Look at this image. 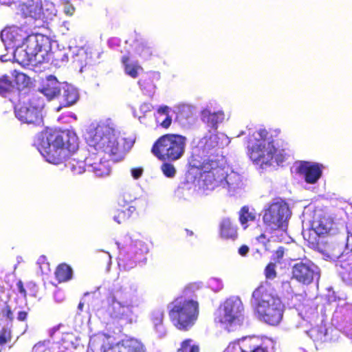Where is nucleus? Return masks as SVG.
Returning a JSON list of instances; mask_svg holds the SVG:
<instances>
[{"instance_id": "36", "label": "nucleus", "mask_w": 352, "mask_h": 352, "mask_svg": "<svg viewBox=\"0 0 352 352\" xmlns=\"http://www.w3.org/2000/svg\"><path fill=\"white\" fill-rule=\"evenodd\" d=\"M14 90V83L8 75L0 76V96L6 97Z\"/></svg>"}, {"instance_id": "42", "label": "nucleus", "mask_w": 352, "mask_h": 352, "mask_svg": "<svg viewBox=\"0 0 352 352\" xmlns=\"http://www.w3.org/2000/svg\"><path fill=\"white\" fill-rule=\"evenodd\" d=\"M161 170L163 174L169 178L173 177L176 174V169L174 165L168 162L163 163L161 166Z\"/></svg>"}, {"instance_id": "64", "label": "nucleus", "mask_w": 352, "mask_h": 352, "mask_svg": "<svg viewBox=\"0 0 352 352\" xmlns=\"http://www.w3.org/2000/svg\"><path fill=\"white\" fill-rule=\"evenodd\" d=\"M45 264L47 265V267H49V263H46Z\"/></svg>"}, {"instance_id": "23", "label": "nucleus", "mask_w": 352, "mask_h": 352, "mask_svg": "<svg viewBox=\"0 0 352 352\" xmlns=\"http://www.w3.org/2000/svg\"><path fill=\"white\" fill-rule=\"evenodd\" d=\"M110 352H144L141 342L135 339H126L110 348Z\"/></svg>"}, {"instance_id": "20", "label": "nucleus", "mask_w": 352, "mask_h": 352, "mask_svg": "<svg viewBox=\"0 0 352 352\" xmlns=\"http://www.w3.org/2000/svg\"><path fill=\"white\" fill-rule=\"evenodd\" d=\"M111 339L104 333H98L90 338L89 346L93 352H110Z\"/></svg>"}, {"instance_id": "9", "label": "nucleus", "mask_w": 352, "mask_h": 352, "mask_svg": "<svg viewBox=\"0 0 352 352\" xmlns=\"http://www.w3.org/2000/svg\"><path fill=\"white\" fill-rule=\"evenodd\" d=\"M243 305L237 296L226 299L219 307L215 317L216 322L228 331L240 326L243 321Z\"/></svg>"}, {"instance_id": "7", "label": "nucleus", "mask_w": 352, "mask_h": 352, "mask_svg": "<svg viewBox=\"0 0 352 352\" xmlns=\"http://www.w3.org/2000/svg\"><path fill=\"white\" fill-rule=\"evenodd\" d=\"M187 139L176 133H166L156 140L151 147V153L163 162H175L184 154Z\"/></svg>"}, {"instance_id": "3", "label": "nucleus", "mask_w": 352, "mask_h": 352, "mask_svg": "<svg viewBox=\"0 0 352 352\" xmlns=\"http://www.w3.org/2000/svg\"><path fill=\"white\" fill-rule=\"evenodd\" d=\"M187 169L199 171V180L204 190H213L222 184L228 176L225 160L221 156H210L204 161L199 154L192 153L188 162Z\"/></svg>"}, {"instance_id": "39", "label": "nucleus", "mask_w": 352, "mask_h": 352, "mask_svg": "<svg viewBox=\"0 0 352 352\" xmlns=\"http://www.w3.org/2000/svg\"><path fill=\"white\" fill-rule=\"evenodd\" d=\"M177 352H199V348L192 340L188 339L182 342Z\"/></svg>"}, {"instance_id": "43", "label": "nucleus", "mask_w": 352, "mask_h": 352, "mask_svg": "<svg viewBox=\"0 0 352 352\" xmlns=\"http://www.w3.org/2000/svg\"><path fill=\"white\" fill-rule=\"evenodd\" d=\"M285 254V248L283 246L278 247L272 256V263L275 264L280 263Z\"/></svg>"}, {"instance_id": "8", "label": "nucleus", "mask_w": 352, "mask_h": 352, "mask_svg": "<svg viewBox=\"0 0 352 352\" xmlns=\"http://www.w3.org/2000/svg\"><path fill=\"white\" fill-rule=\"evenodd\" d=\"M23 47L30 53L34 55L38 61L41 63H48L52 60L54 65L65 63L68 61V56L60 52H51V41L49 37L41 34H30Z\"/></svg>"}, {"instance_id": "47", "label": "nucleus", "mask_w": 352, "mask_h": 352, "mask_svg": "<svg viewBox=\"0 0 352 352\" xmlns=\"http://www.w3.org/2000/svg\"><path fill=\"white\" fill-rule=\"evenodd\" d=\"M75 12V8L69 3L68 1H66L64 7V12L67 16H72Z\"/></svg>"}, {"instance_id": "14", "label": "nucleus", "mask_w": 352, "mask_h": 352, "mask_svg": "<svg viewBox=\"0 0 352 352\" xmlns=\"http://www.w3.org/2000/svg\"><path fill=\"white\" fill-rule=\"evenodd\" d=\"M311 226L322 236H331L340 232L339 223L329 213L322 210L314 212Z\"/></svg>"}, {"instance_id": "24", "label": "nucleus", "mask_w": 352, "mask_h": 352, "mask_svg": "<svg viewBox=\"0 0 352 352\" xmlns=\"http://www.w3.org/2000/svg\"><path fill=\"white\" fill-rule=\"evenodd\" d=\"M14 58L23 67L29 65L36 67L42 64L40 61H38L34 55H30V53L26 50L25 47L23 49H16L14 52Z\"/></svg>"}, {"instance_id": "28", "label": "nucleus", "mask_w": 352, "mask_h": 352, "mask_svg": "<svg viewBox=\"0 0 352 352\" xmlns=\"http://www.w3.org/2000/svg\"><path fill=\"white\" fill-rule=\"evenodd\" d=\"M41 92L50 99H52L60 94L59 82L53 76H50L47 81L43 85Z\"/></svg>"}, {"instance_id": "40", "label": "nucleus", "mask_w": 352, "mask_h": 352, "mask_svg": "<svg viewBox=\"0 0 352 352\" xmlns=\"http://www.w3.org/2000/svg\"><path fill=\"white\" fill-rule=\"evenodd\" d=\"M11 339V330L9 326V323H8L6 326L3 327L0 331V345L2 346L6 344V343L10 342Z\"/></svg>"}, {"instance_id": "37", "label": "nucleus", "mask_w": 352, "mask_h": 352, "mask_svg": "<svg viewBox=\"0 0 352 352\" xmlns=\"http://www.w3.org/2000/svg\"><path fill=\"white\" fill-rule=\"evenodd\" d=\"M340 315H343V320L352 322V304H340L336 309L333 316L339 318Z\"/></svg>"}, {"instance_id": "1", "label": "nucleus", "mask_w": 352, "mask_h": 352, "mask_svg": "<svg viewBox=\"0 0 352 352\" xmlns=\"http://www.w3.org/2000/svg\"><path fill=\"white\" fill-rule=\"evenodd\" d=\"M34 144L47 162L60 164L78 149V140L77 136L69 131L46 127L36 135Z\"/></svg>"}, {"instance_id": "25", "label": "nucleus", "mask_w": 352, "mask_h": 352, "mask_svg": "<svg viewBox=\"0 0 352 352\" xmlns=\"http://www.w3.org/2000/svg\"><path fill=\"white\" fill-rule=\"evenodd\" d=\"M201 116L202 121L214 129H217L218 124L224 120V113L222 111L212 113L207 109L201 111Z\"/></svg>"}, {"instance_id": "4", "label": "nucleus", "mask_w": 352, "mask_h": 352, "mask_svg": "<svg viewBox=\"0 0 352 352\" xmlns=\"http://www.w3.org/2000/svg\"><path fill=\"white\" fill-rule=\"evenodd\" d=\"M251 303L261 320L271 325L281 321L284 305L272 287H257L252 293Z\"/></svg>"}, {"instance_id": "33", "label": "nucleus", "mask_w": 352, "mask_h": 352, "mask_svg": "<svg viewBox=\"0 0 352 352\" xmlns=\"http://www.w3.org/2000/svg\"><path fill=\"white\" fill-rule=\"evenodd\" d=\"M66 166L69 168L74 175L82 174L87 167V157L84 160H79L74 157H69Z\"/></svg>"}, {"instance_id": "48", "label": "nucleus", "mask_w": 352, "mask_h": 352, "mask_svg": "<svg viewBox=\"0 0 352 352\" xmlns=\"http://www.w3.org/2000/svg\"><path fill=\"white\" fill-rule=\"evenodd\" d=\"M135 246L138 248L140 253L142 254L147 253L148 252V248L147 245L146 244V243L142 241H137L135 243Z\"/></svg>"}, {"instance_id": "55", "label": "nucleus", "mask_w": 352, "mask_h": 352, "mask_svg": "<svg viewBox=\"0 0 352 352\" xmlns=\"http://www.w3.org/2000/svg\"><path fill=\"white\" fill-rule=\"evenodd\" d=\"M27 317V313L25 311H19L18 314V320L20 321H23L25 320Z\"/></svg>"}, {"instance_id": "53", "label": "nucleus", "mask_w": 352, "mask_h": 352, "mask_svg": "<svg viewBox=\"0 0 352 352\" xmlns=\"http://www.w3.org/2000/svg\"><path fill=\"white\" fill-rule=\"evenodd\" d=\"M2 314L3 316L6 317L10 320H11L13 318V314L10 309V308H8V307L3 309Z\"/></svg>"}, {"instance_id": "61", "label": "nucleus", "mask_w": 352, "mask_h": 352, "mask_svg": "<svg viewBox=\"0 0 352 352\" xmlns=\"http://www.w3.org/2000/svg\"><path fill=\"white\" fill-rule=\"evenodd\" d=\"M265 234H261L257 238L258 239H265Z\"/></svg>"}, {"instance_id": "38", "label": "nucleus", "mask_w": 352, "mask_h": 352, "mask_svg": "<svg viewBox=\"0 0 352 352\" xmlns=\"http://www.w3.org/2000/svg\"><path fill=\"white\" fill-rule=\"evenodd\" d=\"M219 137L217 134H210L204 136L201 142L203 144L204 149L208 151L219 146Z\"/></svg>"}, {"instance_id": "46", "label": "nucleus", "mask_w": 352, "mask_h": 352, "mask_svg": "<svg viewBox=\"0 0 352 352\" xmlns=\"http://www.w3.org/2000/svg\"><path fill=\"white\" fill-rule=\"evenodd\" d=\"M54 297L56 302H61L65 299V294L60 288H57L54 292Z\"/></svg>"}, {"instance_id": "18", "label": "nucleus", "mask_w": 352, "mask_h": 352, "mask_svg": "<svg viewBox=\"0 0 352 352\" xmlns=\"http://www.w3.org/2000/svg\"><path fill=\"white\" fill-rule=\"evenodd\" d=\"M30 34L23 27L12 26L5 29L1 32V38L3 41H9L16 47L23 46L27 38Z\"/></svg>"}, {"instance_id": "44", "label": "nucleus", "mask_w": 352, "mask_h": 352, "mask_svg": "<svg viewBox=\"0 0 352 352\" xmlns=\"http://www.w3.org/2000/svg\"><path fill=\"white\" fill-rule=\"evenodd\" d=\"M326 298L329 302H335L338 299L340 302L342 300L340 297H337L336 292L332 289V287L327 288Z\"/></svg>"}, {"instance_id": "21", "label": "nucleus", "mask_w": 352, "mask_h": 352, "mask_svg": "<svg viewBox=\"0 0 352 352\" xmlns=\"http://www.w3.org/2000/svg\"><path fill=\"white\" fill-rule=\"evenodd\" d=\"M159 78V74L153 72H148L142 75L140 78L138 80V85L145 94L151 96L155 93L156 88L155 82H157Z\"/></svg>"}, {"instance_id": "30", "label": "nucleus", "mask_w": 352, "mask_h": 352, "mask_svg": "<svg viewBox=\"0 0 352 352\" xmlns=\"http://www.w3.org/2000/svg\"><path fill=\"white\" fill-rule=\"evenodd\" d=\"M129 60L130 58L128 56H123L121 58L124 72L130 77L136 78L139 75V72L142 71L143 68L138 61L131 63Z\"/></svg>"}, {"instance_id": "22", "label": "nucleus", "mask_w": 352, "mask_h": 352, "mask_svg": "<svg viewBox=\"0 0 352 352\" xmlns=\"http://www.w3.org/2000/svg\"><path fill=\"white\" fill-rule=\"evenodd\" d=\"M135 210V208L131 203L126 202L124 199L119 198L114 220L118 223H124L131 217Z\"/></svg>"}, {"instance_id": "58", "label": "nucleus", "mask_w": 352, "mask_h": 352, "mask_svg": "<svg viewBox=\"0 0 352 352\" xmlns=\"http://www.w3.org/2000/svg\"><path fill=\"white\" fill-rule=\"evenodd\" d=\"M46 260H47L46 256L43 255V256H40V258H38V264L45 263Z\"/></svg>"}, {"instance_id": "60", "label": "nucleus", "mask_w": 352, "mask_h": 352, "mask_svg": "<svg viewBox=\"0 0 352 352\" xmlns=\"http://www.w3.org/2000/svg\"><path fill=\"white\" fill-rule=\"evenodd\" d=\"M186 233H187V235H188V236H192V235H193V232H192V231H190V230H186Z\"/></svg>"}, {"instance_id": "19", "label": "nucleus", "mask_w": 352, "mask_h": 352, "mask_svg": "<svg viewBox=\"0 0 352 352\" xmlns=\"http://www.w3.org/2000/svg\"><path fill=\"white\" fill-rule=\"evenodd\" d=\"M322 168V166L319 164L301 162L297 168V172L304 175L305 180L307 184H313L321 177Z\"/></svg>"}, {"instance_id": "54", "label": "nucleus", "mask_w": 352, "mask_h": 352, "mask_svg": "<svg viewBox=\"0 0 352 352\" xmlns=\"http://www.w3.org/2000/svg\"><path fill=\"white\" fill-rule=\"evenodd\" d=\"M250 248L246 245H243L239 248V254L243 256H245L249 252Z\"/></svg>"}, {"instance_id": "56", "label": "nucleus", "mask_w": 352, "mask_h": 352, "mask_svg": "<svg viewBox=\"0 0 352 352\" xmlns=\"http://www.w3.org/2000/svg\"><path fill=\"white\" fill-rule=\"evenodd\" d=\"M157 112L161 114L168 115V107L162 106L157 109Z\"/></svg>"}, {"instance_id": "52", "label": "nucleus", "mask_w": 352, "mask_h": 352, "mask_svg": "<svg viewBox=\"0 0 352 352\" xmlns=\"http://www.w3.org/2000/svg\"><path fill=\"white\" fill-rule=\"evenodd\" d=\"M143 173V170L141 168H135L131 170L132 176L135 179H138Z\"/></svg>"}, {"instance_id": "11", "label": "nucleus", "mask_w": 352, "mask_h": 352, "mask_svg": "<svg viewBox=\"0 0 352 352\" xmlns=\"http://www.w3.org/2000/svg\"><path fill=\"white\" fill-rule=\"evenodd\" d=\"M19 9L25 17H31L41 23L36 26L45 27L56 16V9L53 3L42 0H20Z\"/></svg>"}, {"instance_id": "49", "label": "nucleus", "mask_w": 352, "mask_h": 352, "mask_svg": "<svg viewBox=\"0 0 352 352\" xmlns=\"http://www.w3.org/2000/svg\"><path fill=\"white\" fill-rule=\"evenodd\" d=\"M138 51H139L140 55H142L144 52L148 53V55L149 56H151L152 55L151 47L147 46V45H146V44L141 43L138 46Z\"/></svg>"}, {"instance_id": "34", "label": "nucleus", "mask_w": 352, "mask_h": 352, "mask_svg": "<svg viewBox=\"0 0 352 352\" xmlns=\"http://www.w3.org/2000/svg\"><path fill=\"white\" fill-rule=\"evenodd\" d=\"M11 75L14 78V89H23L28 87L30 83V77L16 69L12 71Z\"/></svg>"}, {"instance_id": "41", "label": "nucleus", "mask_w": 352, "mask_h": 352, "mask_svg": "<svg viewBox=\"0 0 352 352\" xmlns=\"http://www.w3.org/2000/svg\"><path fill=\"white\" fill-rule=\"evenodd\" d=\"M276 264L275 263L270 262L264 270V274L266 279L273 280L276 276Z\"/></svg>"}, {"instance_id": "15", "label": "nucleus", "mask_w": 352, "mask_h": 352, "mask_svg": "<svg viewBox=\"0 0 352 352\" xmlns=\"http://www.w3.org/2000/svg\"><path fill=\"white\" fill-rule=\"evenodd\" d=\"M111 318L125 324L136 322L138 318V308L126 302L113 300L110 311Z\"/></svg>"}, {"instance_id": "12", "label": "nucleus", "mask_w": 352, "mask_h": 352, "mask_svg": "<svg viewBox=\"0 0 352 352\" xmlns=\"http://www.w3.org/2000/svg\"><path fill=\"white\" fill-rule=\"evenodd\" d=\"M43 100L34 97L15 108L16 117L23 123L40 126L43 123Z\"/></svg>"}, {"instance_id": "10", "label": "nucleus", "mask_w": 352, "mask_h": 352, "mask_svg": "<svg viewBox=\"0 0 352 352\" xmlns=\"http://www.w3.org/2000/svg\"><path fill=\"white\" fill-rule=\"evenodd\" d=\"M289 217L288 204L285 200L278 199L263 210V221L271 232L276 230L285 231L287 228Z\"/></svg>"}, {"instance_id": "45", "label": "nucleus", "mask_w": 352, "mask_h": 352, "mask_svg": "<svg viewBox=\"0 0 352 352\" xmlns=\"http://www.w3.org/2000/svg\"><path fill=\"white\" fill-rule=\"evenodd\" d=\"M7 284H8L10 286H12L14 284L18 287L23 286L22 281L21 280H17L16 275L13 273L8 274L7 276Z\"/></svg>"}, {"instance_id": "59", "label": "nucleus", "mask_w": 352, "mask_h": 352, "mask_svg": "<svg viewBox=\"0 0 352 352\" xmlns=\"http://www.w3.org/2000/svg\"><path fill=\"white\" fill-rule=\"evenodd\" d=\"M19 291L21 294H25L24 287H19Z\"/></svg>"}, {"instance_id": "29", "label": "nucleus", "mask_w": 352, "mask_h": 352, "mask_svg": "<svg viewBox=\"0 0 352 352\" xmlns=\"http://www.w3.org/2000/svg\"><path fill=\"white\" fill-rule=\"evenodd\" d=\"M54 275L59 283H65L72 280L73 277V270L69 265L63 263L56 267Z\"/></svg>"}, {"instance_id": "31", "label": "nucleus", "mask_w": 352, "mask_h": 352, "mask_svg": "<svg viewBox=\"0 0 352 352\" xmlns=\"http://www.w3.org/2000/svg\"><path fill=\"white\" fill-rule=\"evenodd\" d=\"M62 97L63 105L65 107H69L75 104L78 100L79 94L75 87L71 85H66L63 88Z\"/></svg>"}, {"instance_id": "27", "label": "nucleus", "mask_w": 352, "mask_h": 352, "mask_svg": "<svg viewBox=\"0 0 352 352\" xmlns=\"http://www.w3.org/2000/svg\"><path fill=\"white\" fill-rule=\"evenodd\" d=\"M219 234L224 239L234 240L237 237L236 226L230 218L223 219L220 224Z\"/></svg>"}, {"instance_id": "2", "label": "nucleus", "mask_w": 352, "mask_h": 352, "mask_svg": "<svg viewBox=\"0 0 352 352\" xmlns=\"http://www.w3.org/2000/svg\"><path fill=\"white\" fill-rule=\"evenodd\" d=\"M85 140L89 149L107 154L115 159L121 157L133 144V140L120 138L113 124L107 122H100L90 129Z\"/></svg>"}, {"instance_id": "35", "label": "nucleus", "mask_w": 352, "mask_h": 352, "mask_svg": "<svg viewBox=\"0 0 352 352\" xmlns=\"http://www.w3.org/2000/svg\"><path fill=\"white\" fill-rule=\"evenodd\" d=\"M256 214L254 210H250L247 206H243L239 211V221L245 229L249 222H254L256 220Z\"/></svg>"}, {"instance_id": "63", "label": "nucleus", "mask_w": 352, "mask_h": 352, "mask_svg": "<svg viewBox=\"0 0 352 352\" xmlns=\"http://www.w3.org/2000/svg\"><path fill=\"white\" fill-rule=\"evenodd\" d=\"M217 284H220V283H221L220 280L217 279Z\"/></svg>"}, {"instance_id": "16", "label": "nucleus", "mask_w": 352, "mask_h": 352, "mask_svg": "<svg viewBox=\"0 0 352 352\" xmlns=\"http://www.w3.org/2000/svg\"><path fill=\"white\" fill-rule=\"evenodd\" d=\"M292 278L303 285H310L314 280L318 283L320 274L307 263L299 262L292 267Z\"/></svg>"}, {"instance_id": "32", "label": "nucleus", "mask_w": 352, "mask_h": 352, "mask_svg": "<svg viewBox=\"0 0 352 352\" xmlns=\"http://www.w3.org/2000/svg\"><path fill=\"white\" fill-rule=\"evenodd\" d=\"M199 180V177H197V171L187 169L184 177L180 183V186L184 189H190L192 186H196L197 183L199 187L203 188Z\"/></svg>"}, {"instance_id": "51", "label": "nucleus", "mask_w": 352, "mask_h": 352, "mask_svg": "<svg viewBox=\"0 0 352 352\" xmlns=\"http://www.w3.org/2000/svg\"><path fill=\"white\" fill-rule=\"evenodd\" d=\"M172 123V118L170 116L167 115L166 118L161 122L160 125L164 128L168 129Z\"/></svg>"}, {"instance_id": "6", "label": "nucleus", "mask_w": 352, "mask_h": 352, "mask_svg": "<svg viewBox=\"0 0 352 352\" xmlns=\"http://www.w3.org/2000/svg\"><path fill=\"white\" fill-rule=\"evenodd\" d=\"M168 308L173 324L181 331L189 330L195 324L199 313L198 302L184 296L175 298Z\"/></svg>"}, {"instance_id": "57", "label": "nucleus", "mask_w": 352, "mask_h": 352, "mask_svg": "<svg viewBox=\"0 0 352 352\" xmlns=\"http://www.w3.org/2000/svg\"><path fill=\"white\" fill-rule=\"evenodd\" d=\"M13 0H0V3L3 5H10Z\"/></svg>"}, {"instance_id": "17", "label": "nucleus", "mask_w": 352, "mask_h": 352, "mask_svg": "<svg viewBox=\"0 0 352 352\" xmlns=\"http://www.w3.org/2000/svg\"><path fill=\"white\" fill-rule=\"evenodd\" d=\"M95 151L89 149V154L87 156V167L96 176H107L110 173V167L107 161H102L100 153H95Z\"/></svg>"}, {"instance_id": "5", "label": "nucleus", "mask_w": 352, "mask_h": 352, "mask_svg": "<svg viewBox=\"0 0 352 352\" xmlns=\"http://www.w3.org/2000/svg\"><path fill=\"white\" fill-rule=\"evenodd\" d=\"M277 148L272 136L265 129H260L250 135L248 140L247 154L251 160L261 168L269 166Z\"/></svg>"}, {"instance_id": "62", "label": "nucleus", "mask_w": 352, "mask_h": 352, "mask_svg": "<svg viewBox=\"0 0 352 352\" xmlns=\"http://www.w3.org/2000/svg\"><path fill=\"white\" fill-rule=\"evenodd\" d=\"M82 307H83V304L80 302L78 306V308L80 309V310H82Z\"/></svg>"}, {"instance_id": "13", "label": "nucleus", "mask_w": 352, "mask_h": 352, "mask_svg": "<svg viewBox=\"0 0 352 352\" xmlns=\"http://www.w3.org/2000/svg\"><path fill=\"white\" fill-rule=\"evenodd\" d=\"M303 238L307 241L308 245L317 248L322 254L331 260L339 258L342 254V248L336 245L327 244L321 238L322 234H319L314 228L307 229L302 232Z\"/></svg>"}, {"instance_id": "50", "label": "nucleus", "mask_w": 352, "mask_h": 352, "mask_svg": "<svg viewBox=\"0 0 352 352\" xmlns=\"http://www.w3.org/2000/svg\"><path fill=\"white\" fill-rule=\"evenodd\" d=\"M32 352H46L45 344L41 342L36 344L32 349Z\"/></svg>"}, {"instance_id": "26", "label": "nucleus", "mask_w": 352, "mask_h": 352, "mask_svg": "<svg viewBox=\"0 0 352 352\" xmlns=\"http://www.w3.org/2000/svg\"><path fill=\"white\" fill-rule=\"evenodd\" d=\"M164 318V312L161 309H155L151 313V319L154 329L157 336L160 338L166 335V329L163 324Z\"/></svg>"}]
</instances>
